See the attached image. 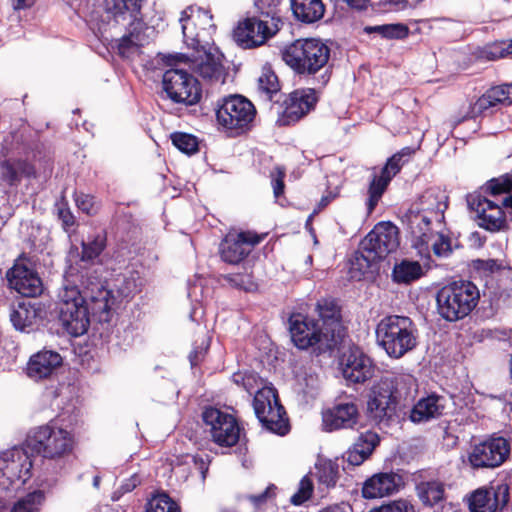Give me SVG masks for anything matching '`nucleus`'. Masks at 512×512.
Segmentation results:
<instances>
[{
    "label": "nucleus",
    "mask_w": 512,
    "mask_h": 512,
    "mask_svg": "<svg viewBox=\"0 0 512 512\" xmlns=\"http://www.w3.org/2000/svg\"><path fill=\"white\" fill-rule=\"evenodd\" d=\"M261 241V237L251 232L228 233L220 244V255L229 264H238Z\"/></svg>",
    "instance_id": "obj_24"
},
{
    "label": "nucleus",
    "mask_w": 512,
    "mask_h": 512,
    "mask_svg": "<svg viewBox=\"0 0 512 512\" xmlns=\"http://www.w3.org/2000/svg\"><path fill=\"white\" fill-rule=\"evenodd\" d=\"M316 477L320 484L325 485L327 488L334 487L339 477L338 466L328 460L321 461L316 464Z\"/></svg>",
    "instance_id": "obj_46"
},
{
    "label": "nucleus",
    "mask_w": 512,
    "mask_h": 512,
    "mask_svg": "<svg viewBox=\"0 0 512 512\" xmlns=\"http://www.w3.org/2000/svg\"><path fill=\"white\" fill-rule=\"evenodd\" d=\"M509 486L504 482H494L488 488L474 491L469 500L471 512H509Z\"/></svg>",
    "instance_id": "obj_17"
},
{
    "label": "nucleus",
    "mask_w": 512,
    "mask_h": 512,
    "mask_svg": "<svg viewBox=\"0 0 512 512\" xmlns=\"http://www.w3.org/2000/svg\"><path fill=\"white\" fill-rule=\"evenodd\" d=\"M75 202L77 207L83 211L86 214H94L95 208H94V197L88 194H76L75 195Z\"/></svg>",
    "instance_id": "obj_59"
},
{
    "label": "nucleus",
    "mask_w": 512,
    "mask_h": 512,
    "mask_svg": "<svg viewBox=\"0 0 512 512\" xmlns=\"http://www.w3.org/2000/svg\"><path fill=\"white\" fill-rule=\"evenodd\" d=\"M508 55H511L508 41H500L490 44L481 52V57L490 61L498 60Z\"/></svg>",
    "instance_id": "obj_52"
},
{
    "label": "nucleus",
    "mask_w": 512,
    "mask_h": 512,
    "mask_svg": "<svg viewBox=\"0 0 512 512\" xmlns=\"http://www.w3.org/2000/svg\"><path fill=\"white\" fill-rule=\"evenodd\" d=\"M489 91L497 104H510L512 102V83L493 87Z\"/></svg>",
    "instance_id": "obj_56"
},
{
    "label": "nucleus",
    "mask_w": 512,
    "mask_h": 512,
    "mask_svg": "<svg viewBox=\"0 0 512 512\" xmlns=\"http://www.w3.org/2000/svg\"><path fill=\"white\" fill-rule=\"evenodd\" d=\"M81 258L75 263H70L65 272V281L80 282L84 284V279L88 276V266L101 254L105 248V236L98 234L92 241L82 243ZM73 255H70L69 261L72 262Z\"/></svg>",
    "instance_id": "obj_25"
},
{
    "label": "nucleus",
    "mask_w": 512,
    "mask_h": 512,
    "mask_svg": "<svg viewBox=\"0 0 512 512\" xmlns=\"http://www.w3.org/2000/svg\"><path fill=\"white\" fill-rule=\"evenodd\" d=\"M467 203L469 208L476 213L477 223L480 227L491 232L505 228V212L495 200L475 192L468 195Z\"/></svg>",
    "instance_id": "obj_15"
},
{
    "label": "nucleus",
    "mask_w": 512,
    "mask_h": 512,
    "mask_svg": "<svg viewBox=\"0 0 512 512\" xmlns=\"http://www.w3.org/2000/svg\"><path fill=\"white\" fill-rule=\"evenodd\" d=\"M340 365L343 377L351 383H364L370 380L375 372L371 358L355 346L342 354Z\"/></svg>",
    "instance_id": "obj_22"
},
{
    "label": "nucleus",
    "mask_w": 512,
    "mask_h": 512,
    "mask_svg": "<svg viewBox=\"0 0 512 512\" xmlns=\"http://www.w3.org/2000/svg\"><path fill=\"white\" fill-rule=\"evenodd\" d=\"M389 382L377 381L370 391L367 403L369 417L378 424L387 423L396 413L398 402L388 391Z\"/></svg>",
    "instance_id": "obj_23"
},
{
    "label": "nucleus",
    "mask_w": 512,
    "mask_h": 512,
    "mask_svg": "<svg viewBox=\"0 0 512 512\" xmlns=\"http://www.w3.org/2000/svg\"><path fill=\"white\" fill-rule=\"evenodd\" d=\"M76 282H66L58 293L57 309L62 327L71 336L85 334L90 325L89 312Z\"/></svg>",
    "instance_id": "obj_6"
},
{
    "label": "nucleus",
    "mask_w": 512,
    "mask_h": 512,
    "mask_svg": "<svg viewBox=\"0 0 512 512\" xmlns=\"http://www.w3.org/2000/svg\"><path fill=\"white\" fill-rule=\"evenodd\" d=\"M484 191L489 193L492 197L510 192L512 191V179L509 177L493 179L486 184Z\"/></svg>",
    "instance_id": "obj_54"
},
{
    "label": "nucleus",
    "mask_w": 512,
    "mask_h": 512,
    "mask_svg": "<svg viewBox=\"0 0 512 512\" xmlns=\"http://www.w3.org/2000/svg\"><path fill=\"white\" fill-rule=\"evenodd\" d=\"M369 512H415L414 506L406 499H397L371 509Z\"/></svg>",
    "instance_id": "obj_53"
},
{
    "label": "nucleus",
    "mask_w": 512,
    "mask_h": 512,
    "mask_svg": "<svg viewBox=\"0 0 512 512\" xmlns=\"http://www.w3.org/2000/svg\"><path fill=\"white\" fill-rule=\"evenodd\" d=\"M510 452L506 439L496 437L475 445L469 454V462L475 468H494L501 465Z\"/></svg>",
    "instance_id": "obj_21"
},
{
    "label": "nucleus",
    "mask_w": 512,
    "mask_h": 512,
    "mask_svg": "<svg viewBox=\"0 0 512 512\" xmlns=\"http://www.w3.org/2000/svg\"><path fill=\"white\" fill-rule=\"evenodd\" d=\"M194 21L199 27L200 39H208L210 42L211 35L215 31V25L213 23V17L209 11L202 8H194Z\"/></svg>",
    "instance_id": "obj_48"
},
{
    "label": "nucleus",
    "mask_w": 512,
    "mask_h": 512,
    "mask_svg": "<svg viewBox=\"0 0 512 512\" xmlns=\"http://www.w3.org/2000/svg\"><path fill=\"white\" fill-rule=\"evenodd\" d=\"M320 512H351V508L348 504L341 503V504L327 507V508L321 510Z\"/></svg>",
    "instance_id": "obj_64"
},
{
    "label": "nucleus",
    "mask_w": 512,
    "mask_h": 512,
    "mask_svg": "<svg viewBox=\"0 0 512 512\" xmlns=\"http://www.w3.org/2000/svg\"><path fill=\"white\" fill-rule=\"evenodd\" d=\"M447 196L438 188L426 190L419 200L412 204V208L418 210L434 219L435 223L441 224L444 218V211L447 208Z\"/></svg>",
    "instance_id": "obj_32"
},
{
    "label": "nucleus",
    "mask_w": 512,
    "mask_h": 512,
    "mask_svg": "<svg viewBox=\"0 0 512 512\" xmlns=\"http://www.w3.org/2000/svg\"><path fill=\"white\" fill-rule=\"evenodd\" d=\"M497 102H495V98L492 97L490 91H487L484 95H482L478 100L475 102L473 106V113H483L487 111L488 109L495 107Z\"/></svg>",
    "instance_id": "obj_60"
},
{
    "label": "nucleus",
    "mask_w": 512,
    "mask_h": 512,
    "mask_svg": "<svg viewBox=\"0 0 512 512\" xmlns=\"http://www.w3.org/2000/svg\"><path fill=\"white\" fill-rule=\"evenodd\" d=\"M284 177L285 171L281 168H276V173L272 180L273 192L276 198L280 197L284 191Z\"/></svg>",
    "instance_id": "obj_61"
},
{
    "label": "nucleus",
    "mask_w": 512,
    "mask_h": 512,
    "mask_svg": "<svg viewBox=\"0 0 512 512\" xmlns=\"http://www.w3.org/2000/svg\"><path fill=\"white\" fill-rule=\"evenodd\" d=\"M253 407L258 420L267 430L279 435H285L288 432L289 426L284 408L272 386L265 385L256 391Z\"/></svg>",
    "instance_id": "obj_11"
},
{
    "label": "nucleus",
    "mask_w": 512,
    "mask_h": 512,
    "mask_svg": "<svg viewBox=\"0 0 512 512\" xmlns=\"http://www.w3.org/2000/svg\"><path fill=\"white\" fill-rule=\"evenodd\" d=\"M393 279L397 283H411L423 275L422 266L416 261L403 260L393 269Z\"/></svg>",
    "instance_id": "obj_41"
},
{
    "label": "nucleus",
    "mask_w": 512,
    "mask_h": 512,
    "mask_svg": "<svg viewBox=\"0 0 512 512\" xmlns=\"http://www.w3.org/2000/svg\"><path fill=\"white\" fill-rule=\"evenodd\" d=\"M171 140L173 145L183 153L190 155L198 151V140L191 134L176 132L171 135Z\"/></svg>",
    "instance_id": "obj_49"
},
{
    "label": "nucleus",
    "mask_w": 512,
    "mask_h": 512,
    "mask_svg": "<svg viewBox=\"0 0 512 512\" xmlns=\"http://www.w3.org/2000/svg\"><path fill=\"white\" fill-rule=\"evenodd\" d=\"M27 446L45 458L55 459L70 453L74 439L71 432L55 424L40 426L26 439Z\"/></svg>",
    "instance_id": "obj_8"
},
{
    "label": "nucleus",
    "mask_w": 512,
    "mask_h": 512,
    "mask_svg": "<svg viewBox=\"0 0 512 512\" xmlns=\"http://www.w3.org/2000/svg\"><path fill=\"white\" fill-rule=\"evenodd\" d=\"M163 89L168 98L176 103L196 104L201 90L196 78L182 69H169L163 75Z\"/></svg>",
    "instance_id": "obj_13"
},
{
    "label": "nucleus",
    "mask_w": 512,
    "mask_h": 512,
    "mask_svg": "<svg viewBox=\"0 0 512 512\" xmlns=\"http://www.w3.org/2000/svg\"><path fill=\"white\" fill-rule=\"evenodd\" d=\"M316 311L319 316L317 322L328 336H333L337 346L344 335L337 304L334 300L322 299L317 302Z\"/></svg>",
    "instance_id": "obj_30"
},
{
    "label": "nucleus",
    "mask_w": 512,
    "mask_h": 512,
    "mask_svg": "<svg viewBox=\"0 0 512 512\" xmlns=\"http://www.w3.org/2000/svg\"><path fill=\"white\" fill-rule=\"evenodd\" d=\"M376 338L390 357L399 359L416 347L418 329L409 317L390 315L377 324Z\"/></svg>",
    "instance_id": "obj_3"
},
{
    "label": "nucleus",
    "mask_w": 512,
    "mask_h": 512,
    "mask_svg": "<svg viewBox=\"0 0 512 512\" xmlns=\"http://www.w3.org/2000/svg\"><path fill=\"white\" fill-rule=\"evenodd\" d=\"M379 261L378 258H374L372 253L365 251L360 245V250L357 251L351 262L349 268V274L352 279L361 280L368 273L372 271L373 266Z\"/></svg>",
    "instance_id": "obj_39"
},
{
    "label": "nucleus",
    "mask_w": 512,
    "mask_h": 512,
    "mask_svg": "<svg viewBox=\"0 0 512 512\" xmlns=\"http://www.w3.org/2000/svg\"><path fill=\"white\" fill-rule=\"evenodd\" d=\"M444 399L437 395H430L420 399L411 409L409 419L415 424L426 423L443 414Z\"/></svg>",
    "instance_id": "obj_33"
},
{
    "label": "nucleus",
    "mask_w": 512,
    "mask_h": 512,
    "mask_svg": "<svg viewBox=\"0 0 512 512\" xmlns=\"http://www.w3.org/2000/svg\"><path fill=\"white\" fill-rule=\"evenodd\" d=\"M32 462L21 447H12L0 453V491L15 493L30 477Z\"/></svg>",
    "instance_id": "obj_9"
},
{
    "label": "nucleus",
    "mask_w": 512,
    "mask_h": 512,
    "mask_svg": "<svg viewBox=\"0 0 512 512\" xmlns=\"http://www.w3.org/2000/svg\"><path fill=\"white\" fill-rule=\"evenodd\" d=\"M258 90L265 94L269 100L272 99L274 94L280 90L278 77L269 67L262 69L261 75L258 78Z\"/></svg>",
    "instance_id": "obj_47"
},
{
    "label": "nucleus",
    "mask_w": 512,
    "mask_h": 512,
    "mask_svg": "<svg viewBox=\"0 0 512 512\" xmlns=\"http://www.w3.org/2000/svg\"><path fill=\"white\" fill-rule=\"evenodd\" d=\"M413 150L409 147L403 148L394 154L382 168L380 176H375L370 183L367 201V211L371 213L382 197L391 179L400 171L402 165L408 161Z\"/></svg>",
    "instance_id": "obj_20"
},
{
    "label": "nucleus",
    "mask_w": 512,
    "mask_h": 512,
    "mask_svg": "<svg viewBox=\"0 0 512 512\" xmlns=\"http://www.w3.org/2000/svg\"><path fill=\"white\" fill-rule=\"evenodd\" d=\"M362 248L379 260L395 252L399 246L398 228L391 222H380L361 242Z\"/></svg>",
    "instance_id": "obj_18"
},
{
    "label": "nucleus",
    "mask_w": 512,
    "mask_h": 512,
    "mask_svg": "<svg viewBox=\"0 0 512 512\" xmlns=\"http://www.w3.org/2000/svg\"><path fill=\"white\" fill-rule=\"evenodd\" d=\"M402 477L394 472L377 473L367 479L362 487L365 499H376L389 496L399 491Z\"/></svg>",
    "instance_id": "obj_27"
},
{
    "label": "nucleus",
    "mask_w": 512,
    "mask_h": 512,
    "mask_svg": "<svg viewBox=\"0 0 512 512\" xmlns=\"http://www.w3.org/2000/svg\"><path fill=\"white\" fill-rule=\"evenodd\" d=\"M329 47L319 39H298L282 52L283 61L299 74H315L326 66Z\"/></svg>",
    "instance_id": "obj_7"
},
{
    "label": "nucleus",
    "mask_w": 512,
    "mask_h": 512,
    "mask_svg": "<svg viewBox=\"0 0 512 512\" xmlns=\"http://www.w3.org/2000/svg\"><path fill=\"white\" fill-rule=\"evenodd\" d=\"M186 463H192L196 470L201 474V478L204 481L209 468V456L204 455H190L187 456Z\"/></svg>",
    "instance_id": "obj_58"
},
{
    "label": "nucleus",
    "mask_w": 512,
    "mask_h": 512,
    "mask_svg": "<svg viewBox=\"0 0 512 512\" xmlns=\"http://www.w3.org/2000/svg\"><path fill=\"white\" fill-rule=\"evenodd\" d=\"M378 436L373 432H367L359 438L353 448L348 451L347 460L351 465L358 466L363 463L378 444Z\"/></svg>",
    "instance_id": "obj_37"
},
{
    "label": "nucleus",
    "mask_w": 512,
    "mask_h": 512,
    "mask_svg": "<svg viewBox=\"0 0 512 512\" xmlns=\"http://www.w3.org/2000/svg\"><path fill=\"white\" fill-rule=\"evenodd\" d=\"M143 0H105V10L109 18L124 27L135 25L129 35H124L118 43L119 54L127 59H134L143 45L137 28L141 25L139 13Z\"/></svg>",
    "instance_id": "obj_5"
},
{
    "label": "nucleus",
    "mask_w": 512,
    "mask_h": 512,
    "mask_svg": "<svg viewBox=\"0 0 512 512\" xmlns=\"http://www.w3.org/2000/svg\"><path fill=\"white\" fill-rule=\"evenodd\" d=\"M193 7H188L181 12L179 22L181 24L184 42L193 50L209 46L208 39H200L199 27L195 23Z\"/></svg>",
    "instance_id": "obj_35"
},
{
    "label": "nucleus",
    "mask_w": 512,
    "mask_h": 512,
    "mask_svg": "<svg viewBox=\"0 0 512 512\" xmlns=\"http://www.w3.org/2000/svg\"><path fill=\"white\" fill-rule=\"evenodd\" d=\"M313 488L311 478L308 475L304 476L299 482L297 491L291 496V503L301 505L306 502L312 496Z\"/></svg>",
    "instance_id": "obj_51"
},
{
    "label": "nucleus",
    "mask_w": 512,
    "mask_h": 512,
    "mask_svg": "<svg viewBox=\"0 0 512 512\" xmlns=\"http://www.w3.org/2000/svg\"><path fill=\"white\" fill-rule=\"evenodd\" d=\"M379 381L389 382L388 391L398 403L413 399L418 391L417 381L411 374L385 376Z\"/></svg>",
    "instance_id": "obj_34"
},
{
    "label": "nucleus",
    "mask_w": 512,
    "mask_h": 512,
    "mask_svg": "<svg viewBox=\"0 0 512 512\" xmlns=\"http://www.w3.org/2000/svg\"><path fill=\"white\" fill-rule=\"evenodd\" d=\"M203 420L210 426L212 439L220 446H233L239 440L240 428L235 418L216 408H207Z\"/></svg>",
    "instance_id": "obj_19"
},
{
    "label": "nucleus",
    "mask_w": 512,
    "mask_h": 512,
    "mask_svg": "<svg viewBox=\"0 0 512 512\" xmlns=\"http://www.w3.org/2000/svg\"><path fill=\"white\" fill-rule=\"evenodd\" d=\"M61 364L62 357L59 353L43 350L30 357L26 373L35 381L42 380L50 377Z\"/></svg>",
    "instance_id": "obj_29"
},
{
    "label": "nucleus",
    "mask_w": 512,
    "mask_h": 512,
    "mask_svg": "<svg viewBox=\"0 0 512 512\" xmlns=\"http://www.w3.org/2000/svg\"><path fill=\"white\" fill-rule=\"evenodd\" d=\"M34 167L25 160L3 158L0 159V184L4 187H16L23 177H35Z\"/></svg>",
    "instance_id": "obj_31"
},
{
    "label": "nucleus",
    "mask_w": 512,
    "mask_h": 512,
    "mask_svg": "<svg viewBox=\"0 0 512 512\" xmlns=\"http://www.w3.org/2000/svg\"><path fill=\"white\" fill-rule=\"evenodd\" d=\"M294 16L304 23H314L324 16L322 0H290Z\"/></svg>",
    "instance_id": "obj_36"
},
{
    "label": "nucleus",
    "mask_w": 512,
    "mask_h": 512,
    "mask_svg": "<svg viewBox=\"0 0 512 512\" xmlns=\"http://www.w3.org/2000/svg\"><path fill=\"white\" fill-rule=\"evenodd\" d=\"M259 384H262V382L256 374H244V377L242 378V387L249 394H252L253 390L259 387Z\"/></svg>",
    "instance_id": "obj_62"
},
{
    "label": "nucleus",
    "mask_w": 512,
    "mask_h": 512,
    "mask_svg": "<svg viewBox=\"0 0 512 512\" xmlns=\"http://www.w3.org/2000/svg\"><path fill=\"white\" fill-rule=\"evenodd\" d=\"M275 495L276 487L269 485L262 491L239 495L237 500L244 508L257 510L261 509L270 499H273Z\"/></svg>",
    "instance_id": "obj_43"
},
{
    "label": "nucleus",
    "mask_w": 512,
    "mask_h": 512,
    "mask_svg": "<svg viewBox=\"0 0 512 512\" xmlns=\"http://www.w3.org/2000/svg\"><path fill=\"white\" fill-rule=\"evenodd\" d=\"M141 284L139 272L128 270L116 279L115 286L118 294L123 298H127L138 292Z\"/></svg>",
    "instance_id": "obj_45"
},
{
    "label": "nucleus",
    "mask_w": 512,
    "mask_h": 512,
    "mask_svg": "<svg viewBox=\"0 0 512 512\" xmlns=\"http://www.w3.org/2000/svg\"><path fill=\"white\" fill-rule=\"evenodd\" d=\"M44 501V492L35 490L19 498L11 507L10 512H39Z\"/></svg>",
    "instance_id": "obj_44"
},
{
    "label": "nucleus",
    "mask_w": 512,
    "mask_h": 512,
    "mask_svg": "<svg viewBox=\"0 0 512 512\" xmlns=\"http://www.w3.org/2000/svg\"><path fill=\"white\" fill-rule=\"evenodd\" d=\"M10 320L16 329L26 331L36 323L37 311L30 303H19L12 310Z\"/></svg>",
    "instance_id": "obj_40"
},
{
    "label": "nucleus",
    "mask_w": 512,
    "mask_h": 512,
    "mask_svg": "<svg viewBox=\"0 0 512 512\" xmlns=\"http://www.w3.org/2000/svg\"><path fill=\"white\" fill-rule=\"evenodd\" d=\"M281 0H253L259 16L248 17L239 22L234 30L235 41L243 48L250 49L263 45L281 27L278 6Z\"/></svg>",
    "instance_id": "obj_2"
},
{
    "label": "nucleus",
    "mask_w": 512,
    "mask_h": 512,
    "mask_svg": "<svg viewBox=\"0 0 512 512\" xmlns=\"http://www.w3.org/2000/svg\"><path fill=\"white\" fill-rule=\"evenodd\" d=\"M358 417V408L354 403H340L322 412V427L327 432L353 428Z\"/></svg>",
    "instance_id": "obj_26"
},
{
    "label": "nucleus",
    "mask_w": 512,
    "mask_h": 512,
    "mask_svg": "<svg viewBox=\"0 0 512 512\" xmlns=\"http://www.w3.org/2000/svg\"><path fill=\"white\" fill-rule=\"evenodd\" d=\"M416 491L421 502L433 506L445 497V484L439 480L422 481L417 484Z\"/></svg>",
    "instance_id": "obj_38"
},
{
    "label": "nucleus",
    "mask_w": 512,
    "mask_h": 512,
    "mask_svg": "<svg viewBox=\"0 0 512 512\" xmlns=\"http://www.w3.org/2000/svg\"><path fill=\"white\" fill-rule=\"evenodd\" d=\"M181 57L184 58V55ZM222 57L223 55L217 49H211L210 46L196 48L189 56H185L189 61V67L211 83L225 81Z\"/></svg>",
    "instance_id": "obj_16"
},
{
    "label": "nucleus",
    "mask_w": 512,
    "mask_h": 512,
    "mask_svg": "<svg viewBox=\"0 0 512 512\" xmlns=\"http://www.w3.org/2000/svg\"><path fill=\"white\" fill-rule=\"evenodd\" d=\"M474 268L486 275L492 274L504 268V263L495 259H477L473 261Z\"/></svg>",
    "instance_id": "obj_55"
},
{
    "label": "nucleus",
    "mask_w": 512,
    "mask_h": 512,
    "mask_svg": "<svg viewBox=\"0 0 512 512\" xmlns=\"http://www.w3.org/2000/svg\"><path fill=\"white\" fill-rule=\"evenodd\" d=\"M412 237V246L417 254L426 261L431 258V252L439 258H446L452 253L451 239L439 229L441 224L412 207L402 219ZM429 262H427V265Z\"/></svg>",
    "instance_id": "obj_1"
},
{
    "label": "nucleus",
    "mask_w": 512,
    "mask_h": 512,
    "mask_svg": "<svg viewBox=\"0 0 512 512\" xmlns=\"http://www.w3.org/2000/svg\"><path fill=\"white\" fill-rule=\"evenodd\" d=\"M255 114L254 105L240 95L225 98L216 110L218 124L235 135L250 129Z\"/></svg>",
    "instance_id": "obj_10"
},
{
    "label": "nucleus",
    "mask_w": 512,
    "mask_h": 512,
    "mask_svg": "<svg viewBox=\"0 0 512 512\" xmlns=\"http://www.w3.org/2000/svg\"><path fill=\"white\" fill-rule=\"evenodd\" d=\"M318 97L314 89H301L292 92L285 100L284 117L287 122H294L309 113L315 106Z\"/></svg>",
    "instance_id": "obj_28"
},
{
    "label": "nucleus",
    "mask_w": 512,
    "mask_h": 512,
    "mask_svg": "<svg viewBox=\"0 0 512 512\" xmlns=\"http://www.w3.org/2000/svg\"><path fill=\"white\" fill-rule=\"evenodd\" d=\"M11 289L24 297H36L43 291V283L27 258L19 257L6 272Z\"/></svg>",
    "instance_id": "obj_14"
},
{
    "label": "nucleus",
    "mask_w": 512,
    "mask_h": 512,
    "mask_svg": "<svg viewBox=\"0 0 512 512\" xmlns=\"http://www.w3.org/2000/svg\"><path fill=\"white\" fill-rule=\"evenodd\" d=\"M58 216L65 227L73 226L75 223L73 214L63 203L58 205Z\"/></svg>",
    "instance_id": "obj_63"
},
{
    "label": "nucleus",
    "mask_w": 512,
    "mask_h": 512,
    "mask_svg": "<svg viewBox=\"0 0 512 512\" xmlns=\"http://www.w3.org/2000/svg\"><path fill=\"white\" fill-rule=\"evenodd\" d=\"M92 311L100 321H108L109 312L115 305V297L110 290L101 288L91 297Z\"/></svg>",
    "instance_id": "obj_42"
},
{
    "label": "nucleus",
    "mask_w": 512,
    "mask_h": 512,
    "mask_svg": "<svg viewBox=\"0 0 512 512\" xmlns=\"http://www.w3.org/2000/svg\"><path fill=\"white\" fill-rule=\"evenodd\" d=\"M146 512H180V510L168 495L160 494L148 502Z\"/></svg>",
    "instance_id": "obj_50"
},
{
    "label": "nucleus",
    "mask_w": 512,
    "mask_h": 512,
    "mask_svg": "<svg viewBox=\"0 0 512 512\" xmlns=\"http://www.w3.org/2000/svg\"><path fill=\"white\" fill-rule=\"evenodd\" d=\"M480 292L470 281H453L443 286L437 293L439 315L450 322L468 316L478 305Z\"/></svg>",
    "instance_id": "obj_4"
},
{
    "label": "nucleus",
    "mask_w": 512,
    "mask_h": 512,
    "mask_svg": "<svg viewBox=\"0 0 512 512\" xmlns=\"http://www.w3.org/2000/svg\"><path fill=\"white\" fill-rule=\"evenodd\" d=\"M409 33L406 25L400 23L384 24L383 38L387 39H402Z\"/></svg>",
    "instance_id": "obj_57"
},
{
    "label": "nucleus",
    "mask_w": 512,
    "mask_h": 512,
    "mask_svg": "<svg viewBox=\"0 0 512 512\" xmlns=\"http://www.w3.org/2000/svg\"><path fill=\"white\" fill-rule=\"evenodd\" d=\"M289 332L293 343L299 349L317 345L319 351H325L336 347L333 336H328L319 322L301 313L290 316Z\"/></svg>",
    "instance_id": "obj_12"
}]
</instances>
